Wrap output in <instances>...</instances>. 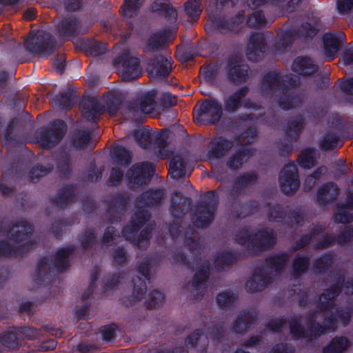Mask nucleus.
<instances>
[{
  "label": "nucleus",
  "mask_w": 353,
  "mask_h": 353,
  "mask_svg": "<svg viewBox=\"0 0 353 353\" xmlns=\"http://www.w3.org/2000/svg\"><path fill=\"white\" fill-rule=\"evenodd\" d=\"M115 65L118 74L124 81H132L141 75L137 59L128 52L119 57L116 60Z\"/></svg>",
  "instance_id": "1"
},
{
  "label": "nucleus",
  "mask_w": 353,
  "mask_h": 353,
  "mask_svg": "<svg viewBox=\"0 0 353 353\" xmlns=\"http://www.w3.org/2000/svg\"><path fill=\"white\" fill-rule=\"evenodd\" d=\"M222 116L221 105L215 100L204 101L196 110L194 119L199 123H214L219 121Z\"/></svg>",
  "instance_id": "2"
},
{
  "label": "nucleus",
  "mask_w": 353,
  "mask_h": 353,
  "mask_svg": "<svg viewBox=\"0 0 353 353\" xmlns=\"http://www.w3.org/2000/svg\"><path fill=\"white\" fill-rule=\"evenodd\" d=\"M280 184L281 190L286 194H290L299 187L297 172L294 165H286L280 174Z\"/></svg>",
  "instance_id": "3"
},
{
  "label": "nucleus",
  "mask_w": 353,
  "mask_h": 353,
  "mask_svg": "<svg viewBox=\"0 0 353 353\" xmlns=\"http://www.w3.org/2000/svg\"><path fill=\"white\" fill-rule=\"evenodd\" d=\"M323 52L327 60H332L338 54L343 40L342 34L326 33L323 36Z\"/></svg>",
  "instance_id": "4"
},
{
  "label": "nucleus",
  "mask_w": 353,
  "mask_h": 353,
  "mask_svg": "<svg viewBox=\"0 0 353 353\" xmlns=\"http://www.w3.org/2000/svg\"><path fill=\"white\" fill-rule=\"evenodd\" d=\"M172 65L168 58L160 56L152 61L149 66V74L151 79L167 77L170 72Z\"/></svg>",
  "instance_id": "5"
},
{
  "label": "nucleus",
  "mask_w": 353,
  "mask_h": 353,
  "mask_svg": "<svg viewBox=\"0 0 353 353\" xmlns=\"http://www.w3.org/2000/svg\"><path fill=\"white\" fill-rule=\"evenodd\" d=\"M152 172V165L148 163H143L134 165L128 172L127 175L130 179V183H132V181L134 180V183L137 181V183H145L148 181V179Z\"/></svg>",
  "instance_id": "6"
},
{
  "label": "nucleus",
  "mask_w": 353,
  "mask_h": 353,
  "mask_svg": "<svg viewBox=\"0 0 353 353\" xmlns=\"http://www.w3.org/2000/svg\"><path fill=\"white\" fill-rule=\"evenodd\" d=\"M56 129L42 134L40 142L44 148H50L62 139L65 130V124L62 121H58L56 122Z\"/></svg>",
  "instance_id": "7"
},
{
  "label": "nucleus",
  "mask_w": 353,
  "mask_h": 353,
  "mask_svg": "<svg viewBox=\"0 0 353 353\" xmlns=\"http://www.w3.org/2000/svg\"><path fill=\"white\" fill-rule=\"evenodd\" d=\"M155 95L154 91H151L144 94L140 101L139 106L133 107L130 109V112L134 117H139V113L151 114L155 106Z\"/></svg>",
  "instance_id": "8"
},
{
  "label": "nucleus",
  "mask_w": 353,
  "mask_h": 353,
  "mask_svg": "<svg viewBox=\"0 0 353 353\" xmlns=\"http://www.w3.org/2000/svg\"><path fill=\"white\" fill-rule=\"evenodd\" d=\"M294 71L303 75L312 74L316 70V66L307 57H298L292 64Z\"/></svg>",
  "instance_id": "9"
},
{
  "label": "nucleus",
  "mask_w": 353,
  "mask_h": 353,
  "mask_svg": "<svg viewBox=\"0 0 353 353\" xmlns=\"http://www.w3.org/2000/svg\"><path fill=\"white\" fill-rule=\"evenodd\" d=\"M264 38L261 34L252 35L250 37V44L248 45V59L253 61H257L259 58L255 57V53L259 57V54L263 52L264 46Z\"/></svg>",
  "instance_id": "10"
},
{
  "label": "nucleus",
  "mask_w": 353,
  "mask_h": 353,
  "mask_svg": "<svg viewBox=\"0 0 353 353\" xmlns=\"http://www.w3.org/2000/svg\"><path fill=\"white\" fill-rule=\"evenodd\" d=\"M350 346V341L346 337L336 336L330 343L324 347L323 353H342Z\"/></svg>",
  "instance_id": "11"
},
{
  "label": "nucleus",
  "mask_w": 353,
  "mask_h": 353,
  "mask_svg": "<svg viewBox=\"0 0 353 353\" xmlns=\"http://www.w3.org/2000/svg\"><path fill=\"white\" fill-rule=\"evenodd\" d=\"M170 174L174 179H179L185 176V161L181 156H176L170 163Z\"/></svg>",
  "instance_id": "12"
},
{
  "label": "nucleus",
  "mask_w": 353,
  "mask_h": 353,
  "mask_svg": "<svg viewBox=\"0 0 353 353\" xmlns=\"http://www.w3.org/2000/svg\"><path fill=\"white\" fill-rule=\"evenodd\" d=\"M246 92L247 90L243 88L231 95L225 103V110L229 112L234 111L241 104V100Z\"/></svg>",
  "instance_id": "13"
},
{
  "label": "nucleus",
  "mask_w": 353,
  "mask_h": 353,
  "mask_svg": "<svg viewBox=\"0 0 353 353\" xmlns=\"http://www.w3.org/2000/svg\"><path fill=\"white\" fill-rule=\"evenodd\" d=\"M31 231V227L27 223L22 222L14 226L11 233L12 236H15L16 240H22L26 239Z\"/></svg>",
  "instance_id": "14"
},
{
  "label": "nucleus",
  "mask_w": 353,
  "mask_h": 353,
  "mask_svg": "<svg viewBox=\"0 0 353 353\" xmlns=\"http://www.w3.org/2000/svg\"><path fill=\"white\" fill-rule=\"evenodd\" d=\"M1 342L9 348L15 349L19 346L20 339L17 332H4L1 336Z\"/></svg>",
  "instance_id": "15"
},
{
  "label": "nucleus",
  "mask_w": 353,
  "mask_h": 353,
  "mask_svg": "<svg viewBox=\"0 0 353 353\" xmlns=\"http://www.w3.org/2000/svg\"><path fill=\"white\" fill-rule=\"evenodd\" d=\"M315 152L310 149L305 150L302 152L301 156L299 157L300 165L305 168L310 169L314 165Z\"/></svg>",
  "instance_id": "16"
},
{
  "label": "nucleus",
  "mask_w": 353,
  "mask_h": 353,
  "mask_svg": "<svg viewBox=\"0 0 353 353\" xmlns=\"http://www.w3.org/2000/svg\"><path fill=\"white\" fill-rule=\"evenodd\" d=\"M152 10L153 11L164 10L170 17L176 19V10L169 3H166L165 0H158L154 2L152 6Z\"/></svg>",
  "instance_id": "17"
},
{
  "label": "nucleus",
  "mask_w": 353,
  "mask_h": 353,
  "mask_svg": "<svg viewBox=\"0 0 353 353\" xmlns=\"http://www.w3.org/2000/svg\"><path fill=\"white\" fill-rule=\"evenodd\" d=\"M187 14L192 19H196L201 12L200 3L197 1L188 2L185 6Z\"/></svg>",
  "instance_id": "18"
},
{
  "label": "nucleus",
  "mask_w": 353,
  "mask_h": 353,
  "mask_svg": "<svg viewBox=\"0 0 353 353\" xmlns=\"http://www.w3.org/2000/svg\"><path fill=\"white\" fill-rule=\"evenodd\" d=\"M323 332H291L292 337L294 339H301L302 341L307 344L314 339L319 336Z\"/></svg>",
  "instance_id": "19"
},
{
  "label": "nucleus",
  "mask_w": 353,
  "mask_h": 353,
  "mask_svg": "<svg viewBox=\"0 0 353 353\" xmlns=\"http://www.w3.org/2000/svg\"><path fill=\"white\" fill-rule=\"evenodd\" d=\"M142 3V0H125L123 8L125 14L132 16Z\"/></svg>",
  "instance_id": "20"
},
{
  "label": "nucleus",
  "mask_w": 353,
  "mask_h": 353,
  "mask_svg": "<svg viewBox=\"0 0 353 353\" xmlns=\"http://www.w3.org/2000/svg\"><path fill=\"white\" fill-rule=\"evenodd\" d=\"M164 301L162 294L158 291H154L150 294L148 301V307L150 308H155L159 307Z\"/></svg>",
  "instance_id": "21"
},
{
  "label": "nucleus",
  "mask_w": 353,
  "mask_h": 353,
  "mask_svg": "<svg viewBox=\"0 0 353 353\" xmlns=\"http://www.w3.org/2000/svg\"><path fill=\"white\" fill-rule=\"evenodd\" d=\"M234 300V296L230 292H222L217 296V302L223 307L230 305Z\"/></svg>",
  "instance_id": "22"
},
{
  "label": "nucleus",
  "mask_w": 353,
  "mask_h": 353,
  "mask_svg": "<svg viewBox=\"0 0 353 353\" xmlns=\"http://www.w3.org/2000/svg\"><path fill=\"white\" fill-rule=\"evenodd\" d=\"M334 220L338 223H347L353 220L352 216L344 209H340L334 216Z\"/></svg>",
  "instance_id": "23"
},
{
  "label": "nucleus",
  "mask_w": 353,
  "mask_h": 353,
  "mask_svg": "<svg viewBox=\"0 0 353 353\" xmlns=\"http://www.w3.org/2000/svg\"><path fill=\"white\" fill-rule=\"evenodd\" d=\"M89 141V134L85 132L78 134L74 139V145L79 148H84L87 144H88Z\"/></svg>",
  "instance_id": "24"
},
{
  "label": "nucleus",
  "mask_w": 353,
  "mask_h": 353,
  "mask_svg": "<svg viewBox=\"0 0 353 353\" xmlns=\"http://www.w3.org/2000/svg\"><path fill=\"white\" fill-rule=\"evenodd\" d=\"M339 141L334 136H327L321 142V148L324 150H328L337 147Z\"/></svg>",
  "instance_id": "25"
},
{
  "label": "nucleus",
  "mask_w": 353,
  "mask_h": 353,
  "mask_svg": "<svg viewBox=\"0 0 353 353\" xmlns=\"http://www.w3.org/2000/svg\"><path fill=\"white\" fill-rule=\"evenodd\" d=\"M162 198V194L160 191L150 192L143 196L147 205H153L157 203Z\"/></svg>",
  "instance_id": "26"
},
{
  "label": "nucleus",
  "mask_w": 353,
  "mask_h": 353,
  "mask_svg": "<svg viewBox=\"0 0 353 353\" xmlns=\"http://www.w3.org/2000/svg\"><path fill=\"white\" fill-rule=\"evenodd\" d=\"M231 147V143L228 141H224L219 143L214 150V157L219 158L225 154V151Z\"/></svg>",
  "instance_id": "27"
},
{
  "label": "nucleus",
  "mask_w": 353,
  "mask_h": 353,
  "mask_svg": "<svg viewBox=\"0 0 353 353\" xmlns=\"http://www.w3.org/2000/svg\"><path fill=\"white\" fill-rule=\"evenodd\" d=\"M294 348L293 346L288 344H278L276 345L270 353H294Z\"/></svg>",
  "instance_id": "28"
},
{
  "label": "nucleus",
  "mask_w": 353,
  "mask_h": 353,
  "mask_svg": "<svg viewBox=\"0 0 353 353\" xmlns=\"http://www.w3.org/2000/svg\"><path fill=\"white\" fill-rule=\"evenodd\" d=\"M59 27L61 32L66 33V32H72L74 30L76 27V23L74 21L66 19L62 21L60 24L59 25Z\"/></svg>",
  "instance_id": "29"
},
{
  "label": "nucleus",
  "mask_w": 353,
  "mask_h": 353,
  "mask_svg": "<svg viewBox=\"0 0 353 353\" xmlns=\"http://www.w3.org/2000/svg\"><path fill=\"white\" fill-rule=\"evenodd\" d=\"M353 8V0H339L338 9L341 14H346Z\"/></svg>",
  "instance_id": "30"
},
{
  "label": "nucleus",
  "mask_w": 353,
  "mask_h": 353,
  "mask_svg": "<svg viewBox=\"0 0 353 353\" xmlns=\"http://www.w3.org/2000/svg\"><path fill=\"white\" fill-rule=\"evenodd\" d=\"M307 266V260L305 258H298L295 260L293 267L295 272L304 271Z\"/></svg>",
  "instance_id": "31"
},
{
  "label": "nucleus",
  "mask_w": 353,
  "mask_h": 353,
  "mask_svg": "<svg viewBox=\"0 0 353 353\" xmlns=\"http://www.w3.org/2000/svg\"><path fill=\"white\" fill-rule=\"evenodd\" d=\"M246 288L252 292L261 290L263 285L261 283V281L258 278L250 280L246 283Z\"/></svg>",
  "instance_id": "32"
},
{
  "label": "nucleus",
  "mask_w": 353,
  "mask_h": 353,
  "mask_svg": "<svg viewBox=\"0 0 353 353\" xmlns=\"http://www.w3.org/2000/svg\"><path fill=\"white\" fill-rule=\"evenodd\" d=\"M75 350H77L81 353H92L96 351L97 347L94 345H88L81 343L74 347L73 352H74Z\"/></svg>",
  "instance_id": "33"
},
{
  "label": "nucleus",
  "mask_w": 353,
  "mask_h": 353,
  "mask_svg": "<svg viewBox=\"0 0 353 353\" xmlns=\"http://www.w3.org/2000/svg\"><path fill=\"white\" fill-rule=\"evenodd\" d=\"M161 102L163 105L170 107L176 103V97L169 93H165L162 95Z\"/></svg>",
  "instance_id": "34"
},
{
  "label": "nucleus",
  "mask_w": 353,
  "mask_h": 353,
  "mask_svg": "<svg viewBox=\"0 0 353 353\" xmlns=\"http://www.w3.org/2000/svg\"><path fill=\"white\" fill-rule=\"evenodd\" d=\"M203 217V215L200 217L201 219ZM203 218L204 219H197L196 221H195V225L197 226V227H205L207 226L208 224H210V223L212 221V220L213 219V214L210 212H207L206 213V215H203Z\"/></svg>",
  "instance_id": "35"
},
{
  "label": "nucleus",
  "mask_w": 353,
  "mask_h": 353,
  "mask_svg": "<svg viewBox=\"0 0 353 353\" xmlns=\"http://www.w3.org/2000/svg\"><path fill=\"white\" fill-rule=\"evenodd\" d=\"M256 240H259V243L263 244V246L266 247L265 244L269 245L274 242V237L272 234H266L265 235L261 234Z\"/></svg>",
  "instance_id": "36"
},
{
  "label": "nucleus",
  "mask_w": 353,
  "mask_h": 353,
  "mask_svg": "<svg viewBox=\"0 0 353 353\" xmlns=\"http://www.w3.org/2000/svg\"><path fill=\"white\" fill-rule=\"evenodd\" d=\"M201 338L200 332H192V334L187 338L186 342L188 345L194 347L197 345L198 341L201 340Z\"/></svg>",
  "instance_id": "37"
},
{
  "label": "nucleus",
  "mask_w": 353,
  "mask_h": 353,
  "mask_svg": "<svg viewBox=\"0 0 353 353\" xmlns=\"http://www.w3.org/2000/svg\"><path fill=\"white\" fill-rule=\"evenodd\" d=\"M242 153H239L229 161L228 165L231 168H237L242 164Z\"/></svg>",
  "instance_id": "38"
},
{
  "label": "nucleus",
  "mask_w": 353,
  "mask_h": 353,
  "mask_svg": "<svg viewBox=\"0 0 353 353\" xmlns=\"http://www.w3.org/2000/svg\"><path fill=\"white\" fill-rule=\"evenodd\" d=\"M122 176L123 174L119 170L112 169L110 174V181L111 183H115L119 182L122 179Z\"/></svg>",
  "instance_id": "39"
},
{
  "label": "nucleus",
  "mask_w": 353,
  "mask_h": 353,
  "mask_svg": "<svg viewBox=\"0 0 353 353\" xmlns=\"http://www.w3.org/2000/svg\"><path fill=\"white\" fill-rule=\"evenodd\" d=\"M263 18V16H262L261 14L255 13L249 18L248 23L251 26H257V25L261 24V23L262 22Z\"/></svg>",
  "instance_id": "40"
},
{
  "label": "nucleus",
  "mask_w": 353,
  "mask_h": 353,
  "mask_svg": "<svg viewBox=\"0 0 353 353\" xmlns=\"http://www.w3.org/2000/svg\"><path fill=\"white\" fill-rule=\"evenodd\" d=\"M151 143V137L148 133L141 132L139 144L143 148H146Z\"/></svg>",
  "instance_id": "41"
},
{
  "label": "nucleus",
  "mask_w": 353,
  "mask_h": 353,
  "mask_svg": "<svg viewBox=\"0 0 353 353\" xmlns=\"http://www.w3.org/2000/svg\"><path fill=\"white\" fill-rule=\"evenodd\" d=\"M343 61L345 65L353 64V50L349 49L345 52Z\"/></svg>",
  "instance_id": "42"
},
{
  "label": "nucleus",
  "mask_w": 353,
  "mask_h": 353,
  "mask_svg": "<svg viewBox=\"0 0 353 353\" xmlns=\"http://www.w3.org/2000/svg\"><path fill=\"white\" fill-rule=\"evenodd\" d=\"M11 253V249L7 243H0V256H10Z\"/></svg>",
  "instance_id": "43"
},
{
  "label": "nucleus",
  "mask_w": 353,
  "mask_h": 353,
  "mask_svg": "<svg viewBox=\"0 0 353 353\" xmlns=\"http://www.w3.org/2000/svg\"><path fill=\"white\" fill-rule=\"evenodd\" d=\"M57 346V343L54 340L43 342L41 345V349L43 351L54 350Z\"/></svg>",
  "instance_id": "44"
},
{
  "label": "nucleus",
  "mask_w": 353,
  "mask_h": 353,
  "mask_svg": "<svg viewBox=\"0 0 353 353\" xmlns=\"http://www.w3.org/2000/svg\"><path fill=\"white\" fill-rule=\"evenodd\" d=\"M261 341V337L258 336H252L245 343V345L248 347H253L257 345Z\"/></svg>",
  "instance_id": "45"
},
{
  "label": "nucleus",
  "mask_w": 353,
  "mask_h": 353,
  "mask_svg": "<svg viewBox=\"0 0 353 353\" xmlns=\"http://www.w3.org/2000/svg\"><path fill=\"white\" fill-rule=\"evenodd\" d=\"M66 6L69 10H78L80 8V1L79 0H73V1L68 0Z\"/></svg>",
  "instance_id": "46"
},
{
  "label": "nucleus",
  "mask_w": 353,
  "mask_h": 353,
  "mask_svg": "<svg viewBox=\"0 0 353 353\" xmlns=\"http://www.w3.org/2000/svg\"><path fill=\"white\" fill-rule=\"evenodd\" d=\"M53 65L58 72H61L65 68L64 59L61 57L59 59H56Z\"/></svg>",
  "instance_id": "47"
},
{
  "label": "nucleus",
  "mask_w": 353,
  "mask_h": 353,
  "mask_svg": "<svg viewBox=\"0 0 353 353\" xmlns=\"http://www.w3.org/2000/svg\"><path fill=\"white\" fill-rule=\"evenodd\" d=\"M343 90L347 94L353 96V79L343 85Z\"/></svg>",
  "instance_id": "48"
},
{
  "label": "nucleus",
  "mask_w": 353,
  "mask_h": 353,
  "mask_svg": "<svg viewBox=\"0 0 353 353\" xmlns=\"http://www.w3.org/2000/svg\"><path fill=\"white\" fill-rule=\"evenodd\" d=\"M114 152H115V154L117 155H119V154H125V157H126L124 159L125 163H128L130 162V155L128 153V152L124 148H123L122 147L117 148L115 149Z\"/></svg>",
  "instance_id": "49"
},
{
  "label": "nucleus",
  "mask_w": 353,
  "mask_h": 353,
  "mask_svg": "<svg viewBox=\"0 0 353 353\" xmlns=\"http://www.w3.org/2000/svg\"><path fill=\"white\" fill-rule=\"evenodd\" d=\"M116 339L115 332H103V339L106 341H113Z\"/></svg>",
  "instance_id": "50"
},
{
  "label": "nucleus",
  "mask_w": 353,
  "mask_h": 353,
  "mask_svg": "<svg viewBox=\"0 0 353 353\" xmlns=\"http://www.w3.org/2000/svg\"><path fill=\"white\" fill-rule=\"evenodd\" d=\"M208 276V274L206 271H200L199 272L196 274L194 281L196 283H198L199 282L198 279L200 277H201V281H205L207 279Z\"/></svg>",
  "instance_id": "51"
},
{
  "label": "nucleus",
  "mask_w": 353,
  "mask_h": 353,
  "mask_svg": "<svg viewBox=\"0 0 353 353\" xmlns=\"http://www.w3.org/2000/svg\"><path fill=\"white\" fill-rule=\"evenodd\" d=\"M35 17V11L33 9H30L26 11L23 14V17L26 20H31Z\"/></svg>",
  "instance_id": "52"
},
{
  "label": "nucleus",
  "mask_w": 353,
  "mask_h": 353,
  "mask_svg": "<svg viewBox=\"0 0 353 353\" xmlns=\"http://www.w3.org/2000/svg\"><path fill=\"white\" fill-rule=\"evenodd\" d=\"M28 48L30 51L33 52L41 53V54H46V51L40 48L39 47L35 48L34 46H32L30 44H28Z\"/></svg>",
  "instance_id": "53"
},
{
  "label": "nucleus",
  "mask_w": 353,
  "mask_h": 353,
  "mask_svg": "<svg viewBox=\"0 0 353 353\" xmlns=\"http://www.w3.org/2000/svg\"><path fill=\"white\" fill-rule=\"evenodd\" d=\"M66 254H68V250H59V252L57 253V257L59 259H63L65 258Z\"/></svg>",
  "instance_id": "54"
},
{
  "label": "nucleus",
  "mask_w": 353,
  "mask_h": 353,
  "mask_svg": "<svg viewBox=\"0 0 353 353\" xmlns=\"http://www.w3.org/2000/svg\"><path fill=\"white\" fill-rule=\"evenodd\" d=\"M118 327L115 324H110L105 327V330L103 331H116Z\"/></svg>",
  "instance_id": "55"
},
{
  "label": "nucleus",
  "mask_w": 353,
  "mask_h": 353,
  "mask_svg": "<svg viewBox=\"0 0 353 353\" xmlns=\"http://www.w3.org/2000/svg\"><path fill=\"white\" fill-rule=\"evenodd\" d=\"M40 173L39 176H43L46 174L45 171H43L41 169H39V168H34L32 171L31 172V174H34V173Z\"/></svg>",
  "instance_id": "56"
},
{
  "label": "nucleus",
  "mask_w": 353,
  "mask_h": 353,
  "mask_svg": "<svg viewBox=\"0 0 353 353\" xmlns=\"http://www.w3.org/2000/svg\"><path fill=\"white\" fill-rule=\"evenodd\" d=\"M148 266H143V267L140 266V267L139 268V272H141V274H142L145 277H146V276H147L146 273H147V272H148Z\"/></svg>",
  "instance_id": "57"
},
{
  "label": "nucleus",
  "mask_w": 353,
  "mask_h": 353,
  "mask_svg": "<svg viewBox=\"0 0 353 353\" xmlns=\"http://www.w3.org/2000/svg\"><path fill=\"white\" fill-rule=\"evenodd\" d=\"M7 76L5 72L0 73V85L3 84L6 80Z\"/></svg>",
  "instance_id": "58"
},
{
  "label": "nucleus",
  "mask_w": 353,
  "mask_h": 353,
  "mask_svg": "<svg viewBox=\"0 0 353 353\" xmlns=\"http://www.w3.org/2000/svg\"><path fill=\"white\" fill-rule=\"evenodd\" d=\"M345 288L346 289H345V292L346 294H353V283H351V286L350 287L348 285Z\"/></svg>",
  "instance_id": "59"
},
{
  "label": "nucleus",
  "mask_w": 353,
  "mask_h": 353,
  "mask_svg": "<svg viewBox=\"0 0 353 353\" xmlns=\"http://www.w3.org/2000/svg\"><path fill=\"white\" fill-rule=\"evenodd\" d=\"M300 1H301V0H292V1H290V2L289 3V8H288V10L290 12H292L293 10V8H294V7H293L292 8H290L291 7V3L298 4Z\"/></svg>",
  "instance_id": "60"
},
{
  "label": "nucleus",
  "mask_w": 353,
  "mask_h": 353,
  "mask_svg": "<svg viewBox=\"0 0 353 353\" xmlns=\"http://www.w3.org/2000/svg\"><path fill=\"white\" fill-rule=\"evenodd\" d=\"M317 174V172H316L313 175L310 176L306 181L307 182L310 183H314V179H316V176H315Z\"/></svg>",
  "instance_id": "61"
},
{
  "label": "nucleus",
  "mask_w": 353,
  "mask_h": 353,
  "mask_svg": "<svg viewBox=\"0 0 353 353\" xmlns=\"http://www.w3.org/2000/svg\"><path fill=\"white\" fill-rule=\"evenodd\" d=\"M177 351L176 349L175 350H162L158 353H176V352Z\"/></svg>",
  "instance_id": "62"
},
{
  "label": "nucleus",
  "mask_w": 353,
  "mask_h": 353,
  "mask_svg": "<svg viewBox=\"0 0 353 353\" xmlns=\"http://www.w3.org/2000/svg\"><path fill=\"white\" fill-rule=\"evenodd\" d=\"M232 31H237L238 29L237 28L234 27V23H232L230 28H229Z\"/></svg>",
  "instance_id": "63"
},
{
  "label": "nucleus",
  "mask_w": 353,
  "mask_h": 353,
  "mask_svg": "<svg viewBox=\"0 0 353 353\" xmlns=\"http://www.w3.org/2000/svg\"><path fill=\"white\" fill-rule=\"evenodd\" d=\"M234 353H250V352H245L243 350H238Z\"/></svg>",
  "instance_id": "64"
}]
</instances>
